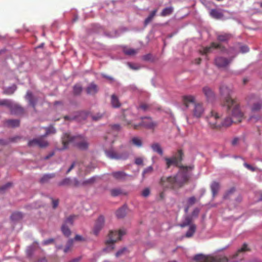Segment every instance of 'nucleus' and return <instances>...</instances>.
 <instances>
[{"label": "nucleus", "instance_id": "obj_4", "mask_svg": "<svg viewBox=\"0 0 262 262\" xmlns=\"http://www.w3.org/2000/svg\"><path fill=\"white\" fill-rule=\"evenodd\" d=\"M106 157L111 159L124 160L129 156V152L125 145L122 144L117 150L110 149L105 151Z\"/></svg>", "mask_w": 262, "mask_h": 262}, {"label": "nucleus", "instance_id": "obj_11", "mask_svg": "<svg viewBox=\"0 0 262 262\" xmlns=\"http://www.w3.org/2000/svg\"><path fill=\"white\" fill-rule=\"evenodd\" d=\"M220 93L224 97V100L222 102V105L224 106V103L227 99H233L231 97V95L233 92V90L225 85H222L220 88Z\"/></svg>", "mask_w": 262, "mask_h": 262}, {"label": "nucleus", "instance_id": "obj_48", "mask_svg": "<svg viewBox=\"0 0 262 262\" xmlns=\"http://www.w3.org/2000/svg\"><path fill=\"white\" fill-rule=\"evenodd\" d=\"M152 171H153V167L151 166H148V167H147L143 170V171L142 172L143 177H144L146 175L151 173L152 172Z\"/></svg>", "mask_w": 262, "mask_h": 262}, {"label": "nucleus", "instance_id": "obj_43", "mask_svg": "<svg viewBox=\"0 0 262 262\" xmlns=\"http://www.w3.org/2000/svg\"><path fill=\"white\" fill-rule=\"evenodd\" d=\"M96 181V177H92L90 179L84 180L81 182L82 186H86L89 184H93Z\"/></svg>", "mask_w": 262, "mask_h": 262}, {"label": "nucleus", "instance_id": "obj_50", "mask_svg": "<svg viewBox=\"0 0 262 262\" xmlns=\"http://www.w3.org/2000/svg\"><path fill=\"white\" fill-rule=\"evenodd\" d=\"M261 118V116L259 115H252L250 116L249 119L250 120L253 122H256L260 120Z\"/></svg>", "mask_w": 262, "mask_h": 262}, {"label": "nucleus", "instance_id": "obj_37", "mask_svg": "<svg viewBox=\"0 0 262 262\" xmlns=\"http://www.w3.org/2000/svg\"><path fill=\"white\" fill-rule=\"evenodd\" d=\"M6 124L10 127H17L19 125V120L18 119H10L6 121Z\"/></svg>", "mask_w": 262, "mask_h": 262}, {"label": "nucleus", "instance_id": "obj_25", "mask_svg": "<svg viewBox=\"0 0 262 262\" xmlns=\"http://www.w3.org/2000/svg\"><path fill=\"white\" fill-rule=\"evenodd\" d=\"M192 220L193 219L190 215H185L184 216L183 221L179 224V226L181 228H184L189 225L190 226Z\"/></svg>", "mask_w": 262, "mask_h": 262}, {"label": "nucleus", "instance_id": "obj_63", "mask_svg": "<svg viewBox=\"0 0 262 262\" xmlns=\"http://www.w3.org/2000/svg\"><path fill=\"white\" fill-rule=\"evenodd\" d=\"M64 119L65 120H74L76 119H78V116H64Z\"/></svg>", "mask_w": 262, "mask_h": 262}, {"label": "nucleus", "instance_id": "obj_9", "mask_svg": "<svg viewBox=\"0 0 262 262\" xmlns=\"http://www.w3.org/2000/svg\"><path fill=\"white\" fill-rule=\"evenodd\" d=\"M249 104L252 103L251 110L252 112L259 111L262 108V100L258 99L253 95L249 96L247 98Z\"/></svg>", "mask_w": 262, "mask_h": 262}, {"label": "nucleus", "instance_id": "obj_39", "mask_svg": "<svg viewBox=\"0 0 262 262\" xmlns=\"http://www.w3.org/2000/svg\"><path fill=\"white\" fill-rule=\"evenodd\" d=\"M157 12V9L153 10L149 15V16L145 19L144 21L145 26L147 25L154 18V16Z\"/></svg>", "mask_w": 262, "mask_h": 262}, {"label": "nucleus", "instance_id": "obj_8", "mask_svg": "<svg viewBox=\"0 0 262 262\" xmlns=\"http://www.w3.org/2000/svg\"><path fill=\"white\" fill-rule=\"evenodd\" d=\"M105 225V217L103 215H100L96 220L93 228V233L98 236L100 231L103 228Z\"/></svg>", "mask_w": 262, "mask_h": 262}, {"label": "nucleus", "instance_id": "obj_58", "mask_svg": "<svg viewBox=\"0 0 262 262\" xmlns=\"http://www.w3.org/2000/svg\"><path fill=\"white\" fill-rule=\"evenodd\" d=\"M142 59L145 61H152L153 58L151 54H147L142 56Z\"/></svg>", "mask_w": 262, "mask_h": 262}, {"label": "nucleus", "instance_id": "obj_10", "mask_svg": "<svg viewBox=\"0 0 262 262\" xmlns=\"http://www.w3.org/2000/svg\"><path fill=\"white\" fill-rule=\"evenodd\" d=\"M45 137L43 135L38 138L33 139L29 141L28 144V146H38L41 148L47 147L49 145V143L47 141L44 139Z\"/></svg>", "mask_w": 262, "mask_h": 262}, {"label": "nucleus", "instance_id": "obj_28", "mask_svg": "<svg viewBox=\"0 0 262 262\" xmlns=\"http://www.w3.org/2000/svg\"><path fill=\"white\" fill-rule=\"evenodd\" d=\"M86 92L88 94L94 95L96 94L98 91V88L96 84L94 83H91L86 88Z\"/></svg>", "mask_w": 262, "mask_h": 262}, {"label": "nucleus", "instance_id": "obj_38", "mask_svg": "<svg viewBox=\"0 0 262 262\" xmlns=\"http://www.w3.org/2000/svg\"><path fill=\"white\" fill-rule=\"evenodd\" d=\"M123 52L125 54L127 55H134L138 52V50L125 48L123 49Z\"/></svg>", "mask_w": 262, "mask_h": 262}, {"label": "nucleus", "instance_id": "obj_61", "mask_svg": "<svg viewBox=\"0 0 262 262\" xmlns=\"http://www.w3.org/2000/svg\"><path fill=\"white\" fill-rule=\"evenodd\" d=\"M54 242V239L53 238H48L46 240H44L42 242V244L44 246H46V245L51 244L53 243Z\"/></svg>", "mask_w": 262, "mask_h": 262}, {"label": "nucleus", "instance_id": "obj_23", "mask_svg": "<svg viewBox=\"0 0 262 262\" xmlns=\"http://www.w3.org/2000/svg\"><path fill=\"white\" fill-rule=\"evenodd\" d=\"M195 98L192 95H185L182 97V101L184 105L188 108L190 103L194 102Z\"/></svg>", "mask_w": 262, "mask_h": 262}, {"label": "nucleus", "instance_id": "obj_20", "mask_svg": "<svg viewBox=\"0 0 262 262\" xmlns=\"http://www.w3.org/2000/svg\"><path fill=\"white\" fill-rule=\"evenodd\" d=\"M223 10L216 9H211L209 12L210 15L216 19H222L224 17Z\"/></svg>", "mask_w": 262, "mask_h": 262}, {"label": "nucleus", "instance_id": "obj_51", "mask_svg": "<svg viewBox=\"0 0 262 262\" xmlns=\"http://www.w3.org/2000/svg\"><path fill=\"white\" fill-rule=\"evenodd\" d=\"M127 251V249L126 247H123L120 250H119L116 253V256L118 257L122 255H123L125 252H126Z\"/></svg>", "mask_w": 262, "mask_h": 262}, {"label": "nucleus", "instance_id": "obj_17", "mask_svg": "<svg viewBox=\"0 0 262 262\" xmlns=\"http://www.w3.org/2000/svg\"><path fill=\"white\" fill-rule=\"evenodd\" d=\"M108 236V239L106 241V244L113 245L118 239V232L117 231H110Z\"/></svg>", "mask_w": 262, "mask_h": 262}, {"label": "nucleus", "instance_id": "obj_5", "mask_svg": "<svg viewBox=\"0 0 262 262\" xmlns=\"http://www.w3.org/2000/svg\"><path fill=\"white\" fill-rule=\"evenodd\" d=\"M126 117V115H124L123 118L126 122V124L129 126V128L133 127L134 129H138L141 126L148 129H154L157 125L150 117L142 118V122L138 124H132V120L128 119Z\"/></svg>", "mask_w": 262, "mask_h": 262}, {"label": "nucleus", "instance_id": "obj_32", "mask_svg": "<svg viewBox=\"0 0 262 262\" xmlns=\"http://www.w3.org/2000/svg\"><path fill=\"white\" fill-rule=\"evenodd\" d=\"M111 194L112 196L116 197L122 194H126V193H125L121 188H116L112 189L110 190Z\"/></svg>", "mask_w": 262, "mask_h": 262}, {"label": "nucleus", "instance_id": "obj_7", "mask_svg": "<svg viewBox=\"0 0 262 262\" xmlns=\"http://www.w3.org/2000/svg\"><path fill=\"white\" fill-rule=\"evenodd\" d=\"M193 259L199 262H229L227 257L225 256L208 259L202 254H196L194 256Z\"/></svg>", "mask_w": 262, "mask_h": 262}, {"label": "nucleus", "instance_id": "obj_13", "mask_svg": "<svg viewBox=\"0 0 262 262\" xmlns=\"http://www.w3.org/2000/svg\"><path fill=\"white\" fill-rule=\"evenodd\" d=\"M221 46L220 43L212 42L210 46L203 48L200 50V53L202 55H206L211 52L212 49H220Z\"/></svg>", "mask_w": 262, "mask_h": 262}, {"label": "nucleus", "instance_id": "obj_56", "mask_svg": "<svg viewBox=\"0 0 262 262\" xmlns=\"http://www.w3.org/2000/svg\"><path fill=\"white\" fill-rule=\"evenodd\" d=\"M127 66L129 67L130 69L134 70H138L140 68V67L139 65L134 64L131 62H128Z\"/></svg>", "mask_w": 262, "mask_h": 262}, {"label": "nucleus", "instance_id": "obj_2", "mask_svg": "<svg viewBox=\"0 0 262 262\" xmlns=\"http://www.w3.org/2000/svg\"><path fill=\"white\" fill-rule=\"evenodd\" d=\"M171 165H167V169ZM174 168L178 170L175 177H169L161 179V185L166 188H177L182 187L184 183L187 182L191 175V170L193 166H185L181 165L178 167V165H172Z\"/></svg>", "mask_w": 262, "mask_h": 262}, {"label": "nucleus", "instance_id": "obj_45", "mask_svg": "<svg viewBox=\"0 0 262 262\" xmlns=\"http://www.w3.org/2000/svg\"><path fill=\"white\" fill-rule=\"evenodd\" d=\"M235 191V188L234 187L231 188L228 190L224 195L223 199L225 200L229 199L231 195H232Z\"/></svg>", "mask_w": 262, "mask_h": 262}, {"label": "nucleus", "instance_id": "obj_19", "mask_svg": "<svg viewBox=\"0 0 262 262\" xmlns=\"http://www.w3.org/2000/svg\"><path fill=\"white\" fill-rule=\"evenodd\" d=\"M220 189V183L216 181H213L210 185V189L212 192V200L214 199Z\"/></svg>", "mask_w": 262, "mask_h": 262}, {"label": "nucleus", "instance_id": "obj_36", "mask_svg": "<svg viewBox=\"0 0 262 262\" xmlns=\"http://www.w3.org/2000/svg\"><path fill=\"white\" fill-rule=\"evenodd\" d=\"M61 230L63 234L67 237H69L71 234V230L66 224H62L61 227Z\"/></svg>", "mask_w": 262, "mask_h": 262}, {"label": "nucleus", "instance_id": "obj_46", "mask_svg": "<svg viewBox=\"0 0 262 262\" xmlns=\"http://www.w3.org/2000/svg\"><path fill=\"white\" fill-rule=\"evenodd\" d=\"M82 90L81 85L79 84H77L74 85L73 88V92L75 95H79L80 94Z\"/></svg>", "mask_w": 262, "mask_h": 262}, {"label": "nucleus", "instance_id": "obj_6", "mask_svg": "<svg viewBox=\"0 0 262 262\" xmlns=\"http://www.w3.org/2000/svg\"><path fill=\"white\" fill-rule=\"evenodd\" d=\"M184 156L183 150L179 149L173 154L171 158L164 157V160L166 164H179L182 162Z\"/></svg>", "mask_w": 262, "mask_h": 262}, {"label": "nucleus", "instance_id": "obj_52", "mask_svg": "<svg viewBox=\"0 0 262 262\" xmlns=\"http://www.w3.org/2000/svg\"><path fill=\"white\" fill-rule=\"evenodd\" d=\"M72 180L73 181V183L71 186L78 187H80V186H82L81 182H80L77 178H75Z\"/></svg>", "mask_w": 262, "mask_h": 262}, {"label": "nucleus", "instance_id": "obj_34", "mask_svg": "<svg viewBox=\"0 0 262 262\" xmlns=\"http://www.w3.org/2000/svg\"><path fill=\"white\" fill-rule=\"evenodd\" d=\"M196 226L194 224L190 225L188 230L185 234V236L188 238L192 237L196 231Z\"/></svg>", "mask_w": 262, "mask_h": 262}, {"label": "nucleus", "instance_id": "obj_47", "mask_svg": "<svg viewBox=\"0 0 262 262\" xmlns=\"http://www.w3.org/2000/svg\"><path fill=\"white\" fill-rule=\"evenodd\" d=\"M12 102L8 99H3L0 100V105H5L10 108Z\"/></svg>", "mask_w": 262, "mask_h": 262}, {"label": "nucleus", "instance_id": "obj_54", "mask_svg": "<svg viewBox=\"0 0 262 262\" xmlns=\"http://www.w3.org/2000/svg\"><path fill=\"white\" fill-rule=\"evenodd\" d=\"M249 170L251 171H257L259 170L258 168H257L255 165H244Z\"/></svg>", "mask_w": 262, "mask_h": 262}, {"label": "nucleus", "instance_id": "obj_33", "mask_svg": "<svg viewBox=\"0 0 262 262\" xmlns=\"http://www.w3.org/2000/svg\"><path fill=\"white\" fill-rule=\"evenodd\" d=\"M232 35L228 33H223L217 35V40L221 42H226L229 40Z\"/></svg>", "mask_w": 262, "mask_h": 262}, {"label": "nucleus", "instance_id": "obj_16", "mask_svg": "<svg viewBox=\"0 0 262 262\" xmlns=\"http://www.w3.org/2000/svg\"><path fill=\"white\" fill-rule=\"evenodd\" d=\"M112 175L116 180L122 181H126L128 179V178L131 177L122 171L113 172L112 173Z\"/></svg>", "mask_w": 262, "mask_h": 262}, {"label": "nucleus", "instance_id": "obj_60", "mask_svg": "<svg viewBox=\"0 0 262 262\" xmlns=\"http://www.w3.org/2000/svg\"><path fill=\"white\" fill-rule=\"evenodd\" d=\"M126 232L125 229H120L118 232V240H121L122 236L126 234Z\"/></svg>", "mask_w": 262, "mask_h": 262}, {"label": "nucleus", "instance_id": "obj_21", "mask_svg": "<svg viewBox=\"0 0 262 262\" xmlns=\"http://www.w3.org/2000/svg\"><path fill=\"white\" fill-rule=\"evenodd\" d=\"M55 177V174L54 173H47L43 174L39 179V183L41 184H47L50 182V180Z\"/></svg>", "mask_w": 262, "mask_h": 262}, {"label": "nucleus", "instance_id": "obj_27", "mask_svg": "<svg viewBox=\"0 0 262 262\" xmlns=\"http://www.w3.org/2000/svg\"><path fill=\"white\" fill-rule=\"evenodd\" d=\"M129 143L137 147H141L142 146V141L141 139L138 137H133L129 141Z\"/></svg>", "mask_w": 262, "mask_h": 262}, {"label": "nucleus", "instance_id": "obj_59", "mask_svg": "<svg viewBox=\"0 0 262 262\" xmlns=\"http://www.w3.org/2000/svg\"><path fill=\"white\" fill-rule=\"evenodd\" d=\"M145 162V158L143 157H137L135 159V164H143Z\"/></svg>", "mask_w": 262, "mask_h": 262}, {"label": "nucleus", "instance_id": "obj_24", "mask_svg": "<svg viewBox=\"0 0 262 262\" xmlns=\"http://www.w3.org/2000/svg\"><path fill=\"white\" fill-rule=\"evenodd\" d=\"M127 206L124 205L119 208L116 212V215L118 219H122L126 215Z\"/></svg>", "mask_w": 262, "mask_h": 262}, {"label": "nucleus", "instance_id": "obj_55", "mask_svg": "<svg viewBox=\"0 0 262 262\" xmlns=\"http://www.w3.org/2000/svg\"><path fill=\"white\" fill-rule=\"evenodd\" d=\"M51 200H52V208L55 209H56L59 204V200L58 199H54L53 198H50Z\"/></svg>", "mask_w": 262, "mask_h": 262}, {"label": "nucleus", "instance_id": "obj_1", "mask_svg": "<svg viewBox=\"0 0 262 262\" xmlns=\"http://www.w3.org/2000/svg\"><path fill=\"white\" fill-rule=\"evenodd\" d=\"M224 106L226 107L229 117L223 120L217 112L211 111L207 117V122L211 128L219 129L222 127H228L232 123L241 122L244 118V114L236 99H227L224 103Z\"/></svg>", "mask_w": 262, "mask_h": 262}, {"label": "nucleus", "instance_id": "obj_31", "mask_svg": "<svg viewBox=\"0 0 262 262\" xmlns=\"http://www.w3.org/2000/svg\"><path fill=\"white\" fill-rule=\"evenodd\" d=\"M24 217V214L21 212L17 211L13 212L10 216V219L13 221H19Z\"/></svg>", "mask_w": 262, "mask_h": 262}, {"label": "nucleus", "instance_id": "obj_22", "mask_svg": "<svg viewBox=\"0 0 262 262\" xmlns=\"http://www.w3.org/2000/svg\"><path fill=\"white\" fill-rule=\"evenodd\" d=\"M26 99L29 101V104L35 109V106L37 102V99L35 98L31 92H28L26 96Z\"/></svg>", "mask_w": 262, "mask_h": 262}, {"label": "nucleus", "instance_id": "obj_26", "mask_svg": "<svg viewBox=\"0 0 262 262\" xmlns=\"http://www.w3.org/2000/svg\"><path fill=\"white\" fill-rule=\"evenodd\" d=\"M152 150L161 156L163 155V150L160 144L158 143H154L151 145Z\"/></svg>", "mask_w": 262, "mask_h": 262}, {"label": "nucleus", "instance_id": "obj_62", "mask_svg": "<svg viewBox=\"0 0 262 262\" xmlns=\"http://www.w3.org/2000/svg\"><path fill=\"white\" fill-rule=\"evenodd\" d=\"M149 107L150 106L147 104L142 103L140 105L139 108L142 109L144 111H146L149 109Z\"/></svg>", "mask_w": 262, "mask_h": 262}, {"label": "nucleus", "instance_id": "obj_42", "mask_svg": "<svg viewBox=\"0 0 262 262\" xmlns=\"http://www.w3.org/2000/svg\"><path fill=\"white\" fill-rule=\"evenodd\" d=\"M17 86L16 85H13L12 86L7 88L4 91V93L7 95H11L13 94L15 91L16 90Z\"/></svg>", "mask_w": 262, "mask_h": 262}, {"label": "nucleus", "instance_id": "obj_3", "mask_svg": "<svg viewBox=\"0 0 262 262\" xmlns=\"http://www.w3.org/2000/svg\"><path fill=\"white\" fill-rule=\"evenodd\" d=\"M62 142L63 146L61 149H66L68 144L72 143L81 150H85L89 147V143L85 137L81 136L72 137L68 133L63 134L62 137Z\"/></svg>", "mask_w": 262, "mask_h": 262}, {"label": "nucleus", "instance_id": "obj_64", "mask_svg": "<svg viewBox=\"0 0 262 262\" xmlns=\"http://www.w3.org/2000/svg\"><path fill=\"white\" fill-rule=\"evenodd\" d=\"M150 194V190L149 188H146L144 189L142 192V195L144 197H147Z\"/></svg>", "mask_w": 262, "mask_h": 262}, {"label": "nucleus", "instance_id": "obj_30", "mask_svg": "<svg viewBox=\"0 0 262 262\" xmlns=\"http://www.w3.org/2000/svg\"><path fill=\"white\" fill-rule=\"evenodd\" d=\"M111 102L112 106L114 108H118L121 106V103L118 98L114 94L111 96Z\"/></svg>", "mask_w": 262, "mask_h": 262}, {"label": "nucleus", "instance_id": "obj_53", "mask_svg": "<svg viewBox=\"0 0 262 262\" xmlns=\"http://www.w3.org/2000/svg\"><path fill=\"white\" fill-rule=\"evenodd\" d=\"M200 211V209H199L198 208H195L193 209L190 216H192V219L196 218V217H198V216L199 214Z\"/></svg>", "mask_w": 262, "mask_h": 262}, {"label": "nucleus", "instance_id": "obj_57", "mask_svg": "<svg viewBox=\"0 0 262 262\" xmlns=\"http://www.w3.org/2000/svg\"><path fill=\"white\" fill-rule=\"evenodd\" d=\"M196 202V198L195 196H193L191 197H190L187 200V203L189 206H191L195 204Z\"/></svg>", "mask_w": 262, "mask_h": 262}, {"label": "nucleus", "instance_id": "obj_40", "mask_svg": "<svg viewBox=\"0 0 262 262\" xmlns=\"http://www.w3.org/2000/svg\"><path fill=\"white\" fill-rule=\"evenodd\" d=\"M173 11V8L172 7H167L164 8L161 13V16H166L171 14Z\"/></svg>", "mask_w": 262, "mask_h": 262}, {"label": "nucleus", "instance_id": "obj_49", "mask_svg": "<svg viewBox=\"0 0 262 262\" xmlns=\"http://www.w3.org/2000/svg\"><path fill=\"white\" fill-rule=\"evenodd\" d=\"M55 133H56L55 129L53 126H50L46 128V132L45 134L43 135V136L46 137L50 134H55Z\"/></svg>", "mask_w": 262, "mask_h": 262}, {"label": "nucleus", "instance_id": "obj_14", "mask_svg": "<svg viewBox=\"0 0 262 262\" xmlns=\"http://www.w3.org/2000/svg\"><path fill=\"white\" fill-rule=\"evenodd\" d=\"M11 113L13 115H22L24 113V108L19 104L12 102L10 108Z\"/></svg>", "mask_w": 262, "mask_h": 262}, {"label": "nucleus", "instance_id": "obj_15", "mask_svg": "<svg viewBox=\"0 0 262 262\" xmlns=\"http://www.w3.org/2000/svg\"><path fill=\"white\" fill-rule=\"evenodd\" d=\"M231 60L222 57H218L215 59V64L219 68H224L228 66Z\"/></svg>", "mask_w": 262, "mask_h": 262}, {"label": "nucleus", "instance_id": "obj_35", "mask_svg": "<svg viewBox=\"0 0 262 262\" xmlns=\"http://www.w3.org/2000/svg\"><path fill=\"white\" fill-rule=\"evenodd\" d=\"M250 251V249L248 247V245L246 243H244L242 247L240 248H239L236 253L233 255V258H236L238 256V255L240 253H244L246 251Z\"/></svg>", "mask_w": 262, "mask_h": 262}, {"label": "nucleus", "instance_id": "obj_12", "mask_svg": "<svg viewBox=\"0 0 262 262\" xmlns=\"http://www.w3.org/2000/svg\"><path fill=\"white\" fill-rule=\"evenodd\" d=\"M204 112V108L203 104L200 103H195L192 111L193 116L196 118H201Z\"/></svg>", "mask_w": 262, "mask_h": 262}, {"label": "nucleus", "instance_id": "obj_41", "mask_svg": "<svg viewBox=\"0 0 262 262\" xmlns=\"http://www.w3.org/2000/svg\"><path fill=\"white\" fill-rule=\"evenodd\" d=\"M75 217V215H70L64 220L63 224H66L67 226H73L74 224V220Z\"/></svg>", "mask_w": 262, "mask_h": 262}, {"label": "nucleus", "instance_id": "obj_44", "mask_svg": "<svg viewBox=\"0 0 262 262\" xmlns=\"http://www.w3.org/2000/svg\"><path fill=\"white\" fill-rule=\"evenodd\" d=\"M12 183L8 182L6 184L0 186V192L4 193L8 189L10 188L12 186Z\"/></svg>", "mask_w": 262, "mask_h": 262}, {"label": "nucleus", "instance_id": "obj_29", "mask_svg": "<svg viewBox=\"0 0 262 262\" xmlns=\"http://www.w3.org/2000/svg\"><path fill=\"white\" fill-rule=\"evenodd\" d=\"M73 183L72 180L70 178H66L58 183V186H71Z\"/></svg>", "mask_w": 262, "mask_h": 262}, {"label": "nucleus", "instance_id": "obj_18", "mask_svg": "<svg viewBox=\"0 0 262 262\" xmlns=\"http://www.w3.org/2000/svg\"><path fill=\"white\" fill-rule=\"evenodd\" d=\"M203 92L208 101H211L214 99L215 95L212 90L208 86L203 88Z\"/></svg>", "mask_w": 262, "mask_h": 262}]
</instances>
